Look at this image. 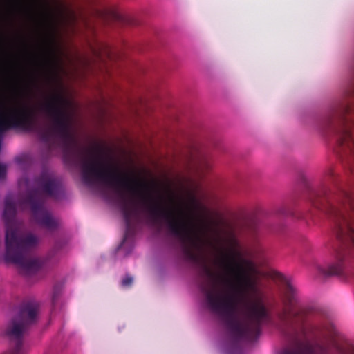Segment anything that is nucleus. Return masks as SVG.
Returning a JSON list of instances; mask_svg holds the SVG:
<instances>
[{
	"mask_svg": "<svg viewBox=\"0 0 354 354\" xmlns=\"http://www.w3.org/2000/svg\"><path fill=\"white\" fill-rule=\"evenodd\" d=\"M6 167L2 164H0V179L3 178L6 176Z\"/></svg>",
	"mask_w": 354,
	"mask_h": 354,
	"instance_id": "aec40b11",
	"label": "nucleus"
},
{
	"mask_svg": "<svg viewBox=\"0 0 354 354\" xmlns=\"http://www.w3.org/2000/svg\"><path fill=\"white\" fill-rule=\"evenodd\" d=\"M133 277L129 276V275H127L122 280V282H121V284L123 287H130L132 283H133Z\"/></svg>",
	"mask_w": 354,
	"mask_h": 354,
	"instance_id": "a211bd4d",
	"label": "nucleus"
},
{
	"mask_svg": "<svg viewBox=\"0 0 354 354\" xmlns=\"http://www.w3.org/2000/svg\"><path fill=\"white\" fill-rule=\"evenodd\" d=\"M68 15H69L68 18H69L70 22L75 23V21L76 20V16H75V13L70 11L68 13Z\"/></svg>",
	"mask_w": 354,
	"mask_h": 354,
	"instance_id": "412c9836",
	"label": "nucleus"
},
{
	"mask_svg": "<svg viewBox=\"0 0 354 354\" xmlns=\"http://www.w3.org/2000/svg\"><path fill=\"white\" fill-rule=\"evenodd\" d=\"M16 207L14 201L6 198L3 217L6 223V260L16 264L22 274L28 276L37 272L41 261L31 256L38 243L32 233L21 230L15 222Z\"/></svg>",
	"mask_w": 354,
	"mask_h": 354,
	"instance_id": "20e7f679",
	"label": "nucleus"
},
{
	"mask_svg": "<svg viewBox=\"0 0 354 354\" xmlns=\"http://www.w3.org/2000/svg\"><path fill=\"white\" fill-rule=\"evenodd\" d=\"M234 254H225L219 262L225 276L204 266L211 283L203 284L201 289L207 308L223 322L232 339L235 343L252 342L260 335L263 325L272 322V312L254 277V263L239 252Z\"/></svg>",
	"mask_w": 354,
	"mask_h": 354,
	"instance_id": "f257e3e1",
	"label": "nucleus"
},
{
	"mask_svg": "<svg viewBox=\"0 0 354 354\" xmlns=\"http://www.w3.org/2000/svg\"><path fill=\"white\" fill-rule=\"evenodd\" d=\"M35 184L37 189L28 193L26 202L30 205L34 219L39 225L49 230L55 229L57 223L44 207V194L56 197L59 192V183L50 174L44 171L35 179Z\"/></svg>",
	"mask_w": 354,
	"mask_h": 354,
	"instance_id": "0eeeda50",
	"label": "nucleus"
},
{
	"mask_svg": "<svg viewBox=\"0 0 354 354\" xmlns=\"http://www.w3.org/2000/svg\"><path fill=\"white\" fill-rule=\"evenodd\" d=\"M310 330L313 335L317 338L324 339H331L333 338L332 326L328 324H313L310 326Z\"/></svg>",
	"mask_w": 354,
	"mask_h": 354,
	"instance_id": "9b49d317",
	"label": "nucleus"
},
{
	"mask_svg": "<svg viewBox=\"0 0 354 354\" xmlns=\"http://www.w3.org/2000/svg\"><path fill=\"white\" fill-rule=\"evenodd\" d=\"M335 347L340 354H354V346L353 345L347 348H344L339 345L335 344Z\"/></svg>",
	"mask_w": 354,
	"mask_h": 354,
	"instance_id": "f3484780",
	"label": "nucleus"
},
{
	"mask_svg": "<svg viewBox=\"0 0 354 354\" xmlns=\"http://www.w3.org/2000/svg\"><path fill=\"white\" fill-rule=\"evenodd\" d=\"M279 214L285 215V216H290L292 215V213L286 207H282L279 209Z\"/></svg>",
	"mask_w": 354,
	"mask_h": 354,
	"instance_id": "6ab92c4d",
	"label": "nucleus"
},
{
	"mask_svg": "<svg viewBox=\"0 0 354 354\" xmlns=\"http://www.w3.org/2000/svg\"><path fill=\"white\" fill-rule=\"evenodd\" d=\"M212 165L211 158L206 154L201 155L196 163L197 169L201 174H204L210 170Z\"/></svg>",
	"mask_w": 354,
	"mask_h": 354,
	"instance_id": "2eb2a0df",
	"label": "nucleus"
},
{
	"mask_svg": "<svg viewBox=\"0 0 354 354\" xmlns=\"http://www.w3.org/2000/svg\"><path fill=\"white\" fill-rule=\"evenodd\" d=\"M347 254L348 252L344 247L336 249L335 251V262L326 268L322 267L319 268V272L326 277L342 274Z\"/></svg>",
	"mask_w": 354,
	"mask_h": 354,
	"instance_id": "9d476101",
	"label": "nucleus"
},
{
	"mask_svg": "<svg viewBox=\"0 0 354 354\" xmlns=\"http://www.w3.org/2000/svg\"><path fill=\"white\" fill-rule=\"evenodd\" d=\"M343 149L354 156V148ZM309 202L315 210L329 216L337 239L354 245V192L335 184L333 189L323 187L312 192Z\"/></svg>",
	"mask_w": 354,
	"mask_h": 354,
	"instance_id": "7ed1b4c3",
	"label": "nucleus"
},
{
	"mask_svg": "<svg viewBox=\"0 0 354 354\" xmlns=\"http://www.w3.org/2000/svg\"><path fill=\"white\" fill-rule=\"evenodd\" d=\"M99 15L107 20L127 22L126 18L115 8H106L99 12Z\"/></svg>",
	"mask_w": 354,
	"mask_h": 354,
	"instance_id": "4468645a",
	"label": "nucleus"
},
{
	"mask_svg": "<svg viewBox=\"0 0 354 354\" xmlns=\"http://www.w3.org/2000/svg\"><path fill=\"white\" fill-rule=\"evenodd\" d=\"M328 175L331 177H333L334 176V174H333V171L332 170H330L328 171Z\"/></svg>",
	"mask_w": 354,
	"mask_h": 354,
	"instance_id": "5701e85b",
	"label": "nucleus"
},
{
	"mask_svg": "<svg viewBox=\"0 0 354 354\" xmlns=\"http://www.w3.org/2000/svg\"><path fill=\"white\" fill-rule=\"evenodd\" d=\"M67 100L60 94L53 95L49 100L40 107L51 120L50 127L40 132L41 140L50 142L54 138L60 139L66 149L69 148L72 141L71 133L70 117L65 109Z\"/></svg>",
	"mask_w": 354,
	"mask_h": 354,
	"instance_id": "423d86ee",
	"label": "nucleus"
},
{
	"mask_svg": "<svg viewBox=\"0 0 354 354\" xmlns=\"http://www.w3.org/2000/svg\"><path fill=\"white\" fill-rule=\"evenodd\" d=\"M38 304L32 301L23 302L17 313L8 324L6 335L14 344L12 354H21L24 336L38 319Z\"/></svg>",
	"mask_w": 354,
	"mask_h": 354,
	"instance_id": "6e6552de",
	"label": "nucleus"
},
{
	"mask_svg": "<svg viewBox=\"0 0 354 354\" xmlns=\"http://www.w3.org/2000/svg\"><path fill=\"white\" fill-rule=\"evenodd\" d=\"M349 95H354V86H353L351 90L349 91Z\"/></svg>",
	"mask_w": 354,
	"mask_h": 354,
	"instance_id": "4be33fe9",
	"label": "nucleus"
},
{
	"mask_svg": "<svg viewBox=\"0 0 354 354\" xmlns=\"http://www.w3.org/2000/svg\"><path fill=\"white\" fill-rule=\"evenodd\" d=\"M93 54L100 59L104 58L112 59L114 52L112 48L107 44L99 43L96 47L92 48Z\"/></svg>",
	"mask_w": 354,
	"mask_h": 354,
	"instance_id": "ddd939ff",
	"label": "nucleus"
},
{
	"mask_svg": "<svg viewBox=\"0 0 354 354\" xmlns=\"http://www.w3.org/2000/svg\"><path fill=\"white\" fill-rule=\"evenodd\" d=\"M56 294L55 293L53 297V302L55 303V299H56Z\"/></svg>",
	"mask_w": 354,
	"mask_h": 354,
	"instance_id": "b1692460",
	"label": "nucleus"
},
{
	"mask_svg": "<svg viewBox=\"0 0 354 354\" xmlns=\"http://www.w3.org/2000/svg\"><path fill=\"white\" fill-rule=\"evenodd\" d=\"M41 17L43 22L45 25L50 28L54 26V15L50 9L47 7L45 8L44 10L41 12Z\"/></svg>",
	"mask_w": 354,
	"mask_h": 354,
	"instance_id": "dca6fc26",
	"label": "nucleus"
},
{
	"mask_svg": "<svg viewBox=\"0 0 354 354\" xmlns=\"http://www.w3.org/2000/svg\"><path fill=\"white\" fill-rule=\"evenodd\" d=\"M4 103L0 99V133L11 129L32 131L37 128V118L35 110L23 106L12 108L7 116L3 113Z\"/></svg>",
	"mask_w": 354,
	"mask_h": 354,
	"instance_id": "1a4fd4ad",
	"label": "nucleus"
},
{
	"mask_svg": "<svg viewBox=\"0 0 354 354\" xmlns=\"http://www.w3.org/2000/svg\"><path fill=\"white\" fill-rule=\"evenodd\" d=\"M76 158L80 166L82 180L86 185L100 183L120 194L126 225L123 242L133 232L132 218L137 214L136 207L122 193L126 191L139 197L141 204L155 223H160L164 219L170 233L182 242L185 253L190 257H193L189 245L194 243L195 216L201 208V204L194 192L188 193V203L185 209H167L162 205V198L160 195L155 198L152 194V191L157 190L155 182L147 183L122 172L116 166L106 164L99 151L83 149L77 152Z\"/></svg>",
	"mask_w": 354,
	"mask_h": 354,
	"instance_id": "f03ea898",
	"label": "nucleus"
},
{
	"mask_svg": "<svg viewBox=\"0 0 354 354\" xmlns=\"http://www.w3.org/2000/svg\"><path fill=\"white\" fill-rule=\"evenodd\" d=\"M283 283V304L285 309L279 318L284 324L283 333L290 339V343L279 354H330L328 346L321 343L312 345L300 338L294 319H301L303 323V316L308 309L300 304L297 288L286 279Z\"/></svg>",
	"mask_w": 354,
	"mask_h": 354,
	"instance_id": "39448f33",
	"label": "nucleus"
},
{
	"mask_svg": "<svg viewBox=\"0 0 354 354\" xmlns=\"http://www.w3.org/2000/svg\"><path fill=\"white\" fill-rule=\"evenodd\" d=\"M46 78L49 83L57 81L59 78L58 68L59 63L57 59L53 56L52 58H48L46 60Z\"/></svg>",
	"mask_w": 354,
	"mask_h": 354,
	"instance_id": "f8f14e48",
	"label": "nucleus"
}]
</instances>
